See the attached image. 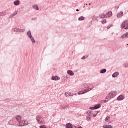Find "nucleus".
<instances>
[{
	"label": "nucleus",
	"mask_w": 128,
	"mask_h": 128,
	"mask_svg": "<svg viewBox=\"0 0 128 128\" xmlns=\"http://www.w3.org/2000/svg\"><path fill=\"white\" fill-rule=\"evenodd\" d=\"M15 120H17L18 123V126H28V122L26 121L22 120V116L20 115H17L15 116Z\"/></svg>",
	"instance_id": "1"
},
{
	"label": "nucleus",
	"mask_w": 128,
	"mask_h": 128,
	"mask_svg": "<svg viewBox=\"0 0 128 128\" xmlns=\"http://www.w3.org/2000/svg\"><path fill=\"white\" fill-rule=\"evenodd\" d=\"M116 96V91H112L108 94L106 98H108V100H110L112 98H114V97Z\"/></svg>",
	"instance_id": "2"
},
{
	"label": "nucleus",
	"mask_w": 128,
	"mask_h": 128,
	"mask_svg": "<svg viewBox=\"0 0 128 128\" xmlns=\"http://www.w3.org/2000/svg\"><path fill=\"white\" fill-rule=\"evenodd\" d=\"M84 86L85 88H86L84 92H90V90H92L94 88L92 84H86Z\"/></svg>",
	"instance_id": "3"
},
{
	"label": "nucleus",
	"mask_w": 128,
	"mask_h": 128,
	"mask_svg": "<svg viewBox=\"0 0 128 128\" xmlns=\"http://www.w3.org/2000/svg\"><path fill=\"white\" fill-rule=\"evenodd\" d=\"M12 31L15 32H26V29H22L18 28H12Z\"/></svg>",
	"instance_id": "4"
},
{
	"label": "nucleus",
	"mask_w": 128,
	"mask_h": 128,
	"mask_svg": "<svg viewBox=\"0 0 128 128\" xmlns=\"http://www.w3.org/2000/svg\"><path fill=\"white\" fill-rule=\"evenodd\" d=\"M122 28H124V30H128V20H124L121 25Z\"/></svg>",
	"instance_id": "5"
},
{
	"label": "nucleus",
	"mask_w": 128,
	"mask_h": 128,
	"mask_svg": "<svg viewBox=\"0 0 128 128\" xmlns=\"http://www.w3.org/2000/svg\"><path fill=\"white\" fill-rule=\"evenodd\" d=\"M9 124H10L11 126H16L18 124V122H16V118H13L12 120H10L8 122Z\"/></svg>",
	"instance_id": "6"
},
{
	"label": "nucleus",
	"mask_w": 128,
	"mask_h": 128,
	"mask_svg": "<svg viewBox=\"0 0 128 128\" xmlns=\"http://www.w3.org/2000/svg\"><path fill=\"white\" fill-rule=\"evenodd\" d=\"M36 120L37 121V122L39 124H42V121L44 120L42 116H36Z\"/></svg>",
	"instance_id": "7"
},
{
	"label": "nucleus",
	"mask_w": 128,
	"mask_h": 128,
	"mask_svg": "<svg viewBox=\"0 0 128 128\" xmlns=\"http://www.w3.org/2000/svg\"><path fill=\"white\" fill-rule=\"evenodd\" d=\"M51 80H60V78L58 76H52Z\"/></svg>",
	"instance_id": "8"
},
{
	"label": "nucleus",
	"mask_w": 128,
	"mask_h": 128,
	"mask_svg": "<svg viewBox=\"0 0 128 128\" xmlns=\"http://www.w3.org/2000/svg\"><path fill=\"white\" fill-rule=\"evenodd\" d=\"M124 16V12L122 11H120V12L117 14L116 16L117 18H122Z\"/></svg>",
	"instance_id": "9"
},
{
	"label": "nucleus",
	"mask_w": 128,
	"mask_h": 128,
	"mask_svg": "<svg viewBox=\"0 0 128 128\" xmlns=\"http://www.w3.org/2000/svg\"><path fill=\"white\" fill-rule=\"evenodd\" d=\"M16 14H18V10H16L13 14H11L9 16V18H12L13 16H16Z\"/></svg>",
	"instance_id": "10"
},
{
	"label": "nucleus",
	"mask_w": 128,
	"mask_h": 128,
	"mask_svg": "<svg viewBox=\"0 0 128 128\" xmlns=\"http://www.w3.org/2000/svg\"><path fill=\"white\" fill-rule=\"evenodd\" d=\"M32 8L36 10H38L40 8H38V4H33Z\"/></svg>",
	"instance_id": "11"
},
{
	"label": "nucleus",
	"mask_w": 128,
	"mask_h": 128,
	"mask_svg": "<svg viewBox=\"0 0 128 128\" xmlns=\"http://www.w3.org/2000/svg\"><path fill=\"white\" fill-rule=\"evenodd\" d=\"M128 38V32H126V33L123 34L121 36V38Z\"/></svg>",
	"instance_id": "12"
},
{
	"label": "nucleus",
	"mask_w": 128,
	"mask_h": 128,
	"mask_svg": "<svg viewBox=\"0 0 128 128\" xmlns=\"http://www.w3.org/2000/svg\"><path fill=\"white\" fill-rule=\"evenodd\" d=\"M124 96L120 94L117 98V100H124Z\"/></svg>",
	"instance_id": "13"
},
{
	"label": "nucleus",
	"mask_w": 128,
	"mask_h": 128,
	"mask_svg": "<svg viewBox=\"0 0 128 128\" xmlns=\"http://www.w3.org/2000/svg\"><path fill=\"white\" fill-rule=\"evenodd\" d=\"M67 74H69V76H74V73L72 72V70H67Z\"/></svg>",
	"instance_id": "14"
},
{
	"label": "nucleus",
	"mask_w": 128,
	"mask_h": 128,
	"mask_svg": "<svg viewBox=\"0 0 128 128\" xmlns=\"http://www.w3.org/2000/svg\"><path fill=\"white\" fill-rule=\"evenodd\" d=\"M118 74H120V73L118 72H116L112 74V78H116Z\"/></svg>",
	"instance_id": "15"
},
{
	"label": "nucleus",
	"mask_w": 128,
	"mask_h": 128,
	"mask_svg": "<svg viewBox=\"0 0 128 128\" xmlns=\"http://www.w3.org/2000/svg\"><path fill=\"white\" fill-rule=\"evenodd\" d=\"M106 16H108V18H110L112 16V11H108L106 14Z\"/></svg>",
	"instance_id": "16"
},
{
	"label": "nucleus",
	"mask_w": 128,
	"mask_h": 128,
	"mask_svg": "<svg viewBox=\"0 0 128 128\" xmlns=\"http://www.w3.org/2000/svg\"><path fill=\"white\" fill-rule=\"evenodd\" d=\"M66 128H72V124L70 123L66 124Z\"/></svg>",
	"instance_id": "17"
},
{
	"label": "nucleus",
	"mask_w": 128,
	"mask_h": 128,
	"mask_svg": "<svg viewBox=\"0 0 128 128\" xmlns=\"http://www.w3.org/2000/svg\"><path fill=\"white\" fill-rule=\"evenodd\" d=\"M67 96H76V94H72V93L70 92H66Z\"/></svg>",
	"instance_id": "18"
},
{
	"label": "nucleus",
	"mask_w": 128,
	"mask_h": 128,
	"mask_svg": "<svg viewBox=\"0 0 128 128\" xmlns=\"http://www.w3.org/2000/svg\"><path fill=\"white\" fill-rule=\"evenodd\" d=\"M102 128H112V125L106 124V125L103 126Z\"/></svg>",
	"instance_id": "19"
},
{
	"label": "nucleus",
	"mask_w": 128,
	"mask_h": 128,
	"mask_svg": "<svg viewBox=\"0 0 128 128\" xmlns=\"http://www.w3.org/2000/svg\"><path fill=\"white\" fill-rule=\"evenodd\" d=\"M14 4L15 6H18V4H20V0H16L14 1Z\"/></svg>",
	"instance_id": "20"
},
{
	"label": "nucleus",
	"mask_w": 128,
	"mask_h": 128,
	"mask_svg": "<svg viewBox=\"0 0 128 128\" xmlns=\"http://www.w3.org/2000/svg\"><path fill=\"white\" fill-rule=\"evenodd\" d=\"M100 18H108V16H106V15L104 14H100V16H99Z\"/></svg>",
	"instance_id": "21"
},
{
	"label": "nucleus",
	"mask_w": 128,
	"mask_h": 128,
	"mask_svg": "<svg viewBox=\"0 0 128 128\" xmlns=\"http://www.w3.org/2000/svg\"><path fill=\"white\" fill-rule=\"evenodd\" d=\"M104 72H106V69L103 68L100 70V74H104Z\"/></svg>",
	"instance_id": "22"
},
{
	"label": "nucleus",
	"mask_w": 128,
	"mask_h": 128,
	"mask_svg": "<svg viewBox=\"0 0 128 128\" xmlns=\"http://www.w3.org/2000/svg\"><path fill=\"white\" fill-rule=\"evenodd\" d=\"M94 108H95V110H98V108H100V104H98L94 106Z\"/></svg>",
	"instance_id": "23"
},
{
	"label": "nucleus",
	"mask_w": 128,
	"mask_h": 128,
	"mask_svg": "<svg viewBox=\"0 0 128 128\" xmlns=\"http://www.w3.org/2000/svg\"><path fill=\"white\" fill-rule=\"evenodd\" d=\"M84 20V17L83 16H81L78 18V20Z\"/></svg>",
	"instance_id": "24"
},
{
	"label": "nucleus",
	"mask_w": 128,
	"mask_h": 128,
	"mask_svg": "<svg viewBox=\"0 0 128 128\" xmlns=\"http://www.w3.org/2000/svg\"><path fill=\"white\" fill-rule=\"evenodd\" d=\"M26 34L28 36H29L32 34V32H30V30H28L26 32Z\"/></svg>",
	"instance_id": "25"
},
{
	"label": "nucleus",
	"mask_w": 128,
	"mask_h": 128,
	"mask_svg": "<svg viewBox=\"0 0 128 128\" xmlns=\"http://www.w3.org/2000/svg\"><path fill=\"white\" fill-rule=\"evenodd\" d=\"M30 40L32 41V44H34V42H36V40H34V37L30 38Z\"/></svg>",
	"instance_id": "26"
},
{
	"label": "nucleus",
	"mask_w": 128,
	"mask_h": 128,
	"mask_svg": "<svg viewBox=\"0 0 128 128\" xmlns=\"http://www.w3.org/2000/svg\"><path fill=\"white\" fill-rule=\"evenodd\" d=\"M110 116H107L105 118V122H108V120H110Z\"/></svg>",
	"instance_id": "27"
},
{
	"label": "nucleus",
	"mask_w": 128,
	"mask_h": 128,
	"mask_svg": "<svg viewBox=\"0 0 128 128\" xmlns=\"http://www.w3.org/2000/svg\"><path fill=\"white\" fill-rule=\"evenodd\" d=\"M90 114H88V116L86 117V118L87 120H90Z\"/></svg>",
	"instance_id": "28"
},
{
	"label": "nucleus",
	"mask_w": 128,
	"mask_h": 128,
	"mask_svg": "<svg viewBox=\"0 0 128 128\" xmlns=\"http://www.w3.org/2000/svg\"><path fill=\"white\" fill-rule=\"evenodd\" d=\"M102 24H106V20L103 19L102 21H101Z\"/></svg>",
	"instance_id": "29"
},
{
	"label": "nucleus",
	"mask_w": 128,
	"mask_h": 128,
	"mask_svg": "<svg viewBox=\"0 0 128 128\" xmlns=\"http://www.w3.org/2000/svg\"><path fill=\"white\" fill-rule=\"evenodd\" d=\"M6 16V14L3 12H0V16Z\"/></svg>",
	"instance_id": "30"
},
{
	"label": "nucleus",
	"mask_w": 128,
	"mask_h": 128,
	"mask_svg": "<svg viewBox=\"0 0 128 128\" xmlns=\"http://www.w3.org/2000/svg\"><path fill=\"white\" fill-rule=\"evenodd\" d=\"M124 68H128V62H126L124 64Z\"/></svg>",
	"instance_id": "31"
},
{
	"label": "nucleus",
	"mask_w": 128,
	"mask_h": 128,
	"mask_svg": "<svg viewBox=\"0 0 128 128\" xmlns=\"http://www.w3.org/2000/svg\"><path fill=\"white\" fill-rule=\"evenodd\" d=\"M64 78H62V80H66V79L64 78H68V75H66L64 77V76H63Z\"/></svg>",
	"instance_id": "32"
},
{
	"label": "nucleus",
	"mask_w": 128,
	"mask_h": 128,
	"mask_svg": "<svg viewBox=\"0 0 128 128\" xmlns=\"http://www.w3.org/2000/svg\"><path fill=\"white\" fill-rule=\"evenodd\" d=\"M40 128H46V126H44V125H42L40 126Z\"/></svg>",
	"instance_id": "33"
},
{
	"label": "nucleus",
	"mask_w": 128,
	"mask_h": 128,
	"mask_svg": "<svg viewBox=\"0 0 128 128\" xmlns=\"http://www.w3.org/2000/svg\"><path fill=\"white\" fill-rule=\"evenodd\" d=\"M38 20L36 17H34V18H31V20Z\"/></svg>",
	"instance_id": "34"
},
{
	"label": "nucleus",
	"mask_w": 128,
	"mask_h": 128,
	"mask_svg": "<svg viewBox=\"0 0 128 128\" xmlns=\"http://www.w3.org/2000/svg\"><path fill=\"white\" fill-rule=\"evenodd\" d=\"M112 26V24H110V25L107 26V29L108 30V29L110 28V27Z\"/></svg>",
	"instance_id": "35"
},
{
	"label": "nucleus",
	"mask_w": 128,
	"mask_h": 128,
	"mask_svg": "<svg viewBox=\"0 0 128 128\" xmlns=\"http://www.w3.org/2000/svg\"><path fill=\"white\" fill-rule=\"evenodd\" d=\"M84 94V92H78V94Z\"/></svg>",
	"instance_id": "36"
},
{
	"label": "nucleus",
	"mask_w": 128,
	"mask_h": 128,
	"mask_svg": "<svg viewBox=\"0 0 128 128\" xmlns=\"http://www.w3.org/2000/svg\"><path fill=\"white\" fill-rule=\"evenodd\" d=\"M90 110H96L94 108V106L93 107H90Z\"/></svg>",
	"instance_id": "37"
},
{
	"label": "nucleus",
	"mask_w": 128,
	"mask_h": 128,
	"mask_svg": "<svg viewBox=\"0 0 128 128\" xmlns=\"http://www.w3.org/2000/svg\"><path fill=\"white\" fill-rule=\"evenodd\" d=\"M28 38H29L30 39V38H33V37H32V34H31L30 36H28Z\"/></svg>",
	"instance_id": "38"
},
{
	"label": "nucleus",
	"mask_w": 128,
	"mask_h": 128,
	"mask_svg": "<svg viewBox=\"0 0 128 128\" xmlns=\"http://www.w3.org/2000/svg\"><path fill=\"white\" fill-rule=\"evenodd\" d=\"M86 58V56H83L81 60H84Z\"/></svg>",
	"instance_id": "39"
},
{
	"label": "nucleus",
	"mask_w": 128,
	"mask_h": 128,
	"mask_svg": "<svg viewBox=\"0 0 128 128\" xmlns=\"http://www.w3.org/2000/svg\"><path fill=\"white\" fill-rule=\"evenodd\" d=\"M64 96H68V94H66V92H64Z\"/></svg>",
	"instance_id": "40"
},
{
	"label": "nucleus",
	"mask_w": 128,
	"mask_h": 128,
	"mask_svg": "<svg viewBox=\"0 0 128 128\" xmlns=\"http://www.w3.org/2000/svg\"><path fill=\"white\" fill-rule=\"evenodd\" d=\"M66 107H67L66 106H63L62 108H66Z\"/></svg>",
	"instance_id": "41"
},
{
	"label": "nucleus",
	"mask_w": 128,
	"mask_h": 128,
	"mask_svg": "<svg viewBox=\"0 0 128 128\" xmlns=\"http://www.w3.org/2000/svg\"><path fill=\"white\" fill-rule=\"evenodd\" d=\"M76 12H80V10L78 9H76Z\"/></svg>",
	"instance_id": "42"
},
{
	"label": "nucleus",
	"mask_w": 128,
	"mask_h": 128,
	"mask_svg": "<svg viewBox=\"0 0 128 128\" xmlns=\"http://www.w3.org/2000/svg\"><path fill=\"white\" fill-rule=\"evenodd\" d=\"M93 116H94V117L96 116V114H94Z\"/></svg>",
	"instance_id": "43"
},
{
	"label": "nucleus",
	"mask_w": 128,
	"mask_h": 128,
	"mask_svg": "<svg viewBox=\"0 0 128 128\" xmlns=\"http://www.w3.org/2000/svg\"><path fill=\"white\" fill-rule=\"evenodd\" d=\"M102 102H106V100H102Z\"/></svg>",
	"instance_id": "44"
},
{
	"label": "nucleus",
	"mask_w": 128,
	"mask_h": 128,
	"mask_svg": "<svg viewBox=\"0 0 128 128\" xmlns=\"http://www.w3.org/2000/svg\"><path fill=\"white\" fill-rule=\"evenodd\" d=\"M73 128H76V126H74Z\"/></svg>",
	"instance_id": "45"
},
{
	"label": "nucleus",
	"mask_w": 128,
	"mask_h": 128,
	"mask_svg": "<svg viewBox=\"0 0 128 128\" xmlns=\"http://www.w3.org/2000/svg\"><path fill=\"white\" fill-rule=\"evenodd\" d=\"M89 4V6H90V3H89V4Z\"/></svg>",
	"instance_id": "46"
},
{
	"label": "nucleus",
	"mask_w": 128,
	"mask_h": 128,
	"mask_svg": "<svg viewBox=\"0 0 128 128\" xmlns=\"http://www.w3.org/2000/svg\"><path fill=\"white\" fill-rule=\"evenodd\" d=\"M83 8H84V6Z\"/></svg>",
	"instance_id": "47"
}]
</instances>
